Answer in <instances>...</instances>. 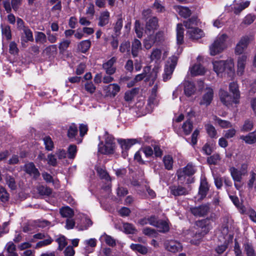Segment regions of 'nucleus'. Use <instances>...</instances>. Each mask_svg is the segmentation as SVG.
Listing matches in <instances>:
<instances>
[{
	"label": "nucleus",
	"instance_id": "obj_49",
	"mask_svg": "<svg viewBox=\"0 0 256 256\" xmlns=\"http://www.w3.org/2000/svg\"><path fill=\"white\" fill-rule=\"evenodd\" d=\"M206 130L208 136L212 138L216 137V131L214 127L210 124L205 125Z\"/></svg>",
	"mask_w": 256,
	"mask_h": 256
},
{
	"label": "nucleus",
	"instance_id": "obj_39",
	"mask_svg": "<svg viewBox=\"0 0 256 256\" xmlns=\"http://www.w3.org/2000/svg\"><path fill=\"white\" fill-rule=\"evenodd\" d=\"M90 45L91 42L90 40H82L78 44V49L84 53L90 48Z\"/></svg>",
	"mask_w": 256,
	"mask_h": 256
},
{
	"label": "nucleus",
	"instance_id": "obj_60",
	"mask_svg": "<svg viewBox=\"0 0 256 256\" xmlns=\"http://www.w3.org/2000/svg\"><path fill=\"white\" fill-rule=\"evenodd\" d=\"M134 28L137 36L139 38H142L143 34L142 28H141L140 22L138 20L135 22Z\"/></svg>",
	"mask_w": 256,
	"mask_h": 256
},
{
	"label": "nucleus",
	"instance_id": "obj_41",
	"mask_svg": "<svg viewBox=\"0 0 256 256\" xmlns=\"http://www.w3.org/2000/svg\"><path fill=\"white\" fill-rule=\"evenodd\" d=\"M43 141L46 150L50 151L53 150L54 148V143L50 136H45L44 138Z\"/></svg>",
	"mask_w": 256,
	"mask_h": 256
},
{
	"label": "nucleus",
	"instance_id": "obj_36",
	"mask_svg": "<svg viewBox=\"0 0 256 256\" xmlns=\"http://www.w3.org/2000/svg\"><path fill=\"white\" fill-rule=\"evenodd\" d=\"M156 227L158 231L161 232H166L170 230L168 223L164 220H160Z\"/></svg>",
	"mask_w": 256,
	"mask_h": 256
},
{
	"label": "nucleus",
	"instance_id": "obj_26",
	"mask_svg": "<svg viewBox=\"0 0 256 256\" xmlns=\"http://www.w3.org/2000/svg\"><path fill=\"white\" fill-rule=\"evenodd\" d=\"M174 9L181 16L184 18L190 16L191 14V10L188 7L176 6Z\"/></svg>",
	"mask_w": 256,
	"mask_h": 256
},
{
	"label": "nucleus",
	"instance_id": "obj_20",
	"mask_svg": "<svg viewBox=\"0 0 256 256\" xmlns=\"http://www.w3.org/2000/svg\"><path fill=\"white\" fill-rule=\"evenodd\" d=\"M118 142L122 150H128L134 144L137 142H140V140L136 138L119 140H118Z\"/></svg>",
	"mask_w": 256,
	"mask_h": 256
},
{
	"label": "nucleus",
	"instance_id": "obj_56",
	"mask_svg": "<svg viewBox=\"0 0 256 256\" xmlns=\"http://www.w3.org/2000/svg\"><path fill=\"white\" fill-rule=\"evenodd\" d=\"M256 16L254 15H252L251 14H248L244 18L242 24L246 26L250 25L254 22Z\"/></svg>",
	"mask_w": 256,
	"mask_h": 256
},
{
	"label": "nucleus",
	"instance_id": "obj_30",
	"mask_svg": "<svg viewBox=\"0 0 256 256\" xmlns=\"http://www.w3.org/2000/svg\"><path fill=\"white\" fill-rule=\"evenodd\" d=\"M184 29L182 24H178L176 27V40L178 44H181L184 40Z\"/></svg>",
	"mask_w": 256,
	"mask_h": 256
},
{
	"label": "nucleus",
	"instance_id": "obj_57",
	"mask_svg": "<svg viewBox=\"0 0 256 256\" xmlns=\"http://www.w3.org/2000/svg\"><path fill=\"white\" fill-rule=\"evenodd\" d=\"M84 88L88 93L93 94L96 91V88L92 82H88L84 84Z\"/></svg>",
	"mask_w": 256,
	"mask_h": 256
},
{
	"label": "nucleus",
	"instance_id": "obj_64",
	"mask_svg": "<svg viewBox=\"0 0 256 256\" xmlns=\"http://www.w3.org/2000/svg\"><path fill=\"white\" fill-rule=\"evenodd\" d=\"M200 129L196 128L193 133L192 134V136H191V142L190 144L192 146H194L197 143V140L198 137L200 134Z\"/></svg>",
	"mask_w": 256,
	"mask_h": 256
},
{
	"label": "nucleus",
	"instance_id": "obj_7",
	"mask_svg": "<svg viewBox=\"0 0 256 256\" xmlns=\"http://www.w3.org/2000/svg\"><path fill=\"white\" fill-rule=\"evenodd\" d=\"M170 62L168 61L166 64L164 73L162 76L163 80L166 82L170 80L173 72L177 64L178 58L176 56H172L170 58Z\"/></svg>",
	"mask_w": 256,
	"mask_h": 256
},
{
	"label": "nucleus",
	"instance_id": "obj_48",
	"mask_svg": "<svg viewBox=\"0 0 256 256\" xmlns=\"http://www.w3.org/2000/svg\"><path fill=\"white\" fill-rule=\"evenodd\" d=\"M5 179L6 184L10 189L15 190L16 188V186L15 180L12 176L10 175H6Z\"/></svg>",
	"mask_w": 256,
	"mask_h": 256
},
{
	"label": "nucleus",
	"instance_id": "obj_3",
	"mask_svg": "<svg viewBox=\"0 0 256 256\" xmlns=\"http://www.w3.org/2000/svg\"><path fill=\"white\" fill-rule=\"evenodd\" d=\"M104 138L105 144L104 145L102 142H100L98 144V152L104 154H113L116 148V144L114 142V138L106 132Z\"/></svg>",
	"mask_w": 256,
	"mask_h": 256
},
{
	"label": "nucleus",
	"instance_id": "obj_6",
	"mask_svg": "<svg viewBox=\"0 0 256 256\" xmlns=\"http://www.w3.org/2000/svg\"><path fill=\"white\" fill-rule=\"evenodd\" d=\"M206 229V228L205 227H202L201 230H197L194 228L188 232L187 238L190 239V238H189L190 236L192 238L190 240V242L194 244H198L203 236L208 232V230Z\"/></svg>",
	"mask_w": 256,
	"mask_h": 256
},
{
	"label": "nucleus",
	"instance_id": "obj_21",
	"mask_svg": "<svg viewBox=\"0 0 256 256\" xmlns=\"http://www.w3.org/2000/svg\"><path fill=\"white\" fill-rule=\"evenodd\" d=\"M166 249L172 252H176L182 249V246L180 243L174 240H170L165 244Z\"/></svg>",
	"mask_w": 256,
	"mask_h": 256
},
{
	"label": "nucleus",
	"instance_id": "obj_58",
	"mask_svg": "<svg viewBox=\"0 0 256 256\" xmlns=\"http://www.w3.org/2000/svg\"><path fill=\"white\" fill-rule=\"evenodd\" d=\"M148 36V38L144 42V46L146 50H149L155 42L154 40L152 38L150 35Z\"/></svg>",
	"mask_w": 256,
	"mask_h": 256
},
{
	"label": "nucleus",
	"instance_id": "obj_33",
	"mask_svg": "<svg viewBox=\"0 0 256 256\" xmlns=\"http://www.w3.org/2000/svg\"><path fill=\"white\" fill-rule=\"evenodd\" d=\"M35 40L38 44H44L47 42L46 35L41 32H36L35 33Z\"/></svg>",
	"mask_w": 256,
	"mask_h": 256
},
{
	"label": "nucleus",
	"instance_id": "obj_28",
	"mask_svg": "<svg viewBox=\"0 0 256 256\" xmlns=\"http://www.w3.org/2000/svg\"><path fill=\"white\" fill-rule=\"evenodd\" d=\"M209 188L206 180H202L199 188L198 195L200 199H203L206 195Z\"/></svg>",
	"mask_w": 256,
	"mask_h": 256
},
{
	"label": "nucleus",
	"instance_id": "obj_17",
	"mask_svg": "<svg viewBox=\"0 0 256 256\" xmlns=\"http://www.w3.org/2000/svg\"><path fill=\"white\" fill-rule=\"evenodd\" d=\"M110 12L108 10L102 12L98 18V26L103 27L107 25L110 22Z\"/></svg>",
	"mask_w": 256,
	"mask_h": 256
},
{
	"label": "nucleus",
	"instance_id": "obj_61",
	"mask_svg": "<svg viewBox=\"0 0 256 256\" xmlns=\"http://www.w3.org/2000/svg\"><path fill=\"white\" fill-rule=\"evenodd\" d=\"M56 242L58 244V250H62L66 246L67 244L66 238L64 236H61L56 240Z\"/></svg>",
	"mask_w": 256,
	"mask_h": 256
},
{
	"label": "nucleus",
	"instance_id": "obj_38",
	"mask_svg": "<svg viewBox=\"0 0 256 256\" xmlns=\"http://www.w3.org/2000/svg\"><path fill=\"white\" fill-rule=\"evenodd\" d=\"M130 247L132 250L138 252L142 254H145L148 252L147 248L140 244H132L130 245Z\"/></svg>",
	"mask_w": 256,
	"mask_h": 256
},
{
	"label": "nucleus",
	"instance_id": "obj_25",
	"mask_svg": "<svg viewBox=\"0 0 256 256\" xmlns=\"http://www.w3.org/2000/svg\"><path fill=\"white\" fill-rule=\"evenodd\" d=\"M142 49L141 42L135 38L132 44V54L133 57L138 56Z\"/></svg>",
	"mask_w": 256,
	"mask_h": 256
},
{
	"label": "nucleus",
	"instance_id": "obj_34",
	"mask_svg": "<svg viewBox=\"0 0 256 256\" xmlns=\"http://www.w3.org/2000/svg\"><path fill=\"white\" fill-rule=\"evenodd\" d=\"M182 128L185 134L188 135L193 128V123L190 120H186L182 126Z\"/></svg>",
	"mask_w": 256,
	"mask_h": 256
},
{
	"label": "nucleus",
	"instance_id": "obj_27",
	"mask_svg": "<svg viewBox=\"0 0 256 256\" xmlns=\"http://www.w3.org/2000/svg\"><path fill=\"white\" fill-rule=\"evenodd\" d=\"M190 72L192 75L196 76L204 74L206 70L200 64H196L190 68Z\"/></svg>",
	"mask_w": 256,
	"mask_h": 256
},
{
	"label": "nucleus",
	"instance_id": "obj_15",
	"mask_svg": "<svg viewBox=\"0 0 256 256\" xmlns=\"http://www.w3.org/2000/svg\"><path fill=\"white\" fill-rule=\"evenodd\" d=\"M116 61V58L112 57L108 61L103 64L102 68L108 74L112 75L116 72V68L114 66V64Z\"/></svg>",
	"mask_w": 256,
	"mask_h": 256
},
{
	"label": "nucleus",
	"instance_id": "obj_29",
	"mask_svg": "<svg viewBox=\"0 0 256 256\" xmlns=\"http://www.w3.org/2000/svg\"><path fill=\"white\" fill-rule=\"evenodd\" d=\"M196 88L194 84L190 82H186L184 83V93L188 96H191L196 91Z\"/></svg>",
	"mask_w": 256,
	"mask_h": 256
},
{
	"label": "nucleus",
	"instance_id": "obj_23",
	"mask_svg": "<svg viewBox=\"0 0 256 256\" xmlns=\"http://www.w3.org/2000/svg\"><path fill=\"white\" fill-rule=\"evenodd\" d=\"M170 193L174 196H179L188 194V190L180 186H172L170 187Z\"/></svg>",
	"mask_w": 256,
	"mask_h": 256
},
{
	"label": "nucleus",
	"instance_id": "obj_4",
	"mask_svg": "<svg viewBox=\"0 0 256 256\" xmlns=\"http://www.w3.org/2000/svg\"><path fill=\"white\" fill-rule=\"evenodd\" d=\"M213 68L218 76H222L226 70L232 72L234 63L231 60H216L212 62Z\"/></svg>",
	"mask_w": 256,
	"mask_h": 256
},
{
	"label": "nucleus",
	"instance_id": "obj_42",
	"mask_svg": "<svg viewBox=\"0 0 256 256\" xmlns=\"http://www.w3.org/2000/svg\"><path fill=\"white\" fill-rule=\"evenodd\" d=\"M60 213L62 216L66 218H70L74 215L72 210L68 206L62 208L60 210Z\"/></svg>",
	"mask_w": 256,
	"mask_h": 256
},
{
	"label": "nucleus",
	"instance_id": "obj_32",
	"mask_svg": "<svg viewBox=\"0 0 256 256\" xmlns=\"http://www.w3.org/2000/svg\"><path fill=\"white\" fill-rule=\"evenodd\" d=\"M229 90L234 95L235 98H240V94L238 84L236 82H230L229 84Z\"/></svg>",
	"mask_w": 256,
	"mask_h": 256
},
{
	"label": "nucleus",
	"instance_id": "obj_13",
	"mask_svg": "<svg viewBox=\"0 0 256 256\" xmlns=\"http://www.w3.org/2000/svg\"><path fill=\"white\" fill-rule=\"evenodd\" d=\"M120 88L116 84H110L104 88L106 96L110 98H114L120 91Z\"/></svg>",
	"mask_w": 256,
	"mask_h": 256
},
{
	"label": "nucleus",
	"instance_id": "obj_54",
	"mask_svg": "<svg viewBox=\"0 0 256 256\" xmlns=\"http://www.w3.org/2000/svg\"><path fill=\"white\" fill-rule=\"evenodd\" d=\"M254 127V124L252 120H246L242 126L241 130L242 132H248L251 130Z\"/></svg>",
	"mask_w": 256,
	"mask_h": 256
},
{
	"label": "nucleus",
	"instance_id": "obj_2",
	"mask_svg": "<svg viewBox=\"0 0 256 256\" xmlns=\"http://www.w3.org/2000/svg\"><path fill=\"white\" fill-rule=\"evenodd\" d=\"M228 36L227 34H218L214 42L210 46V53L211 56L217 55L226 48V40Z\"/></svg>",
	"mask_w": 256,
	"mask_h": 256
},
{
	"label": "nucleus",
	"instance_id": "obj_52",
	"mask_svg": "<svg viewBox=\"0 0 256 256\" xmlns=\"http://www.w3.org/2000/svg\"><path fill=\"white\" fill-rule=\"evenodd\" d=\"M150 70V66H146L144 68V72L141 74H138L136 76L134 80L135 82H138L142 80L146 76V74L149 72Z\"/></svg>",
	"mask_w": 256,
	"mask_h": 256
},
{
	"label": "nucleus",
	"instance_id": "obj_19",
	"mask_svg": "<svg viewBox=\"0 0 256 256\" xmlns=\"http://www.w3.org/2000/svg\"><path fill=\"white\" fill-rule=\"evenodd\" d=\"M203 35V32L201 30L194 28L188 30L186 36L190 39L194 40L201 38Z\"/></svg>",
	"mask_w": 256,
	"mask_h": 256
},
{
	"label": "nucleus",
	"instance_id": "obj_35",
	"mask_svg": "<svg viewBox=\"0 0 256 256\" xmlns=\"http://www.w3.org/2000/svg\"><path fill=\"white\" fill-rule=\"evenodd\" d=\"M198 19L196 17H192L191 18L184 22V26L188 29H192L198 25Z\"/></svg>",
	"mask_w": 256,
	"mask_h": 256
},
{
	"label": "nucleus",
	"instance_id": "obj_44",
	"mask_svg": "<svg viewBox=\"0 0 256 256\" xmlns=\"http://www.w3.org/2000/svg\"><path fill=\"white\" fill-rule=\"evenodd\" d=\"M244 246L247 256H256L254 250L251 244L246 242L244 244Z\"/></svg>",
	"mask_w": 256,
	"mask_h": 256
},
{
	"label": "nucleus",
	"instance_id": "obj_22",
	"mask_svg": "<svg viewBox=\"0 0 256 256\" xmlns=\"http://www.w3.org/2000/svg\"><path fill=\"white\" fill-rule=\"evenodd\" d=\"M246 60L247 56L246 54L242 55L238 58L237 70L238 75L242 76L244 74Z\"/></svg>",
	"mask_w": 256,
	"mask_h": 256
},
{
	"label": "nucleus",
	"instance_id": "obj_47",
	"mask_svg": "<svg viewBox=\"0 0 256 256\" xmlns=\"http://www.w3.org/2000/svg\"><path fill=\"white\" fill-rule=\"evenodd\" d=\"M78 134V128L76 125L74 124H71L68 130V136L70 138H74Z\"/></svg>",
	"mask_w": 256,
	"mask_h": 256
},
{
	"label": "nucleus",
	"instance_id": "obj_55",
	"mask_svg": "<svg viewBox=\"0 0 256 256\" xmlns=\"http://www.w3.org/2000/svg\"><path fill=\"white\" fill-rule=\"evenodd\" d=\"M38 190L41 195L48 196L52 193V190L44 186H40L38 188Z\"/></svg>",
	"mask_w": 256,
	"mask_h": 256
},
{
	"label": "nucleus",
	"instance_id": "obj_59",
	"mask_svg": "<svg viewBox=\"0 0 256 256\" xmlns=\"http://www.w3.org/2000/svg\"><path fill=\"white\" fill-rule=\"evenodd\" d=\"M24 34L26 41L32 42L34 40L33 34L32 30L28 27L22 30Z\"/></svg>",
	"mask_w": 256,
	"mask_h": 256
},
{
	"label": "nucleus",
	"instance_id": "obj_31",
	"mask_svg": "<svg viewBox=\"0 0 256 256\" xmlns=\"http://www.w3.org/2000/svg\"><path fill=\"white\" fill-rule=\"evenodd\" d=\"M101 242H104L108 245L110 246H114L116 245V240L111 236L104 234L100 238Z\"/></svg>",
	"mask_w": 256,
	"mask_h": 256
},
{
	"label": "nucleus",
	"instance_id": "obj_10",
	"mask_svg": "<svg viewBox=\"0 0 256 256\" xmlns=\"http://www.w3.org/2000/svg\"><path fill=\"white\" fill-rule=\"evenodd\" d=\"M219 96L221 102L226 106H228L232 103L238 104V98H235L234 95L230 96L228 92L220 90Z\"/></svg>",
	"mask_w": 256,
	"mask_h": 256
},
{
	"label": "nucleus",
	"instance_id": "obj_14",
	"mask_svg": "<svg viewBox=\"0 0 256 256\" xmlns=\"http://www.w3.org/2000/svg\"><path fill=\"white\" fill-rule=\"evenodd\" d=\"M24 170L26 174L32 176L35 179H36L40 176V173L38 169L36 167L32 162H29L26 164L24 166Z\"/></svg>",
	"mask_w": 256,
	"mask_h": 256
},
{
	"label": "nucleus",
	"instance_id": "obj_18",
	"mask_svg": "<svg viewBox=\"0 0 256 256\" xmlns=\"http://www.w3.org/2000/svg\"><path fill=\"white\" fill-rule=\"evenodd\" d=\"M209 210V206L208 205H202L198 207L191 208L192 213L198 216H203L206 215Z\"/></svg>",
	"mask_w": 256,
	"mask_h": 256
},
{
	"label": "nucleus",
	"instance_id": "obj_8",
	"mask_svg": "<svg viewBox=\"0 0 256 256\" xmlns=\"http://www.w3.org/2000/svg\"><path fill=\"white\" fill-rule=\"evenodd\" d=\"M196 171V166L192 163L190 162L182 168L180 169L177 172V176L178 180H184L186 176H190L194 174Z\"/></svg>",
	"mask_w": 256,
	"mask_h": 256
},
{
	"label": "nucleus",
	"instance_id": "obj_40",
	"mask_svg": "<svg viewBox=\"0 0 256 256\" xmlns=\"http://www.w3.org/2000/svg\"><path fill=\"white\" fill-rule=\"evenodd\" d=\"M165 168L168 170H171L173 166V159L170 156H164L163 158Z\"/></svg>",
	"mask_w": 256,
	"mask_h": 256
},
{
	"label": "nucleus",
	"instance_id": "obj_62",
	"mask_svg": "<svg viewBox=\"0 0 256 256\" xmlns=\"http://www.w3.org/2000/svg\"><path fill=\"white\" fill-rule=\"evenodd\" d=\"M8 194L2 186H0V199L2 202H6L8 200Z\"/></svg>",
	"mask_w": 256,
	"mask_h": 256
},
{
	"label": "nucleus",
	"instance_id": "obj_16",
	"mask_svg": "<svg viewBox=\"0 0 256 256\" xmlns=\"http://www.w3.org/2000/svg\"><path fill=\"white\" fill-rule=\"evenodd\" d=\"M250 4V2L248 0H246L245 2H244L242 0H240L238 2L234 0L232 4V8L234 10V14H238L242 10L248 8Z\"/></svg>",
	"mask_w": 256,
	"mask_h": 256
},
{
	"label": "nucleus",
	"instance_id": "obj_43",
	"mask_svg": "<svg viewBox=\"0 0 256 256\" xmlns=\"http://www.w3.org/2000/svg\"><path fill=\"white\" fill-rule=\"evenodd\" d=\"M161 56L162 52L158 48H155L152 50L150 58L151 60L157 62L160 59Z\"/></svg>",
	"mask_w": 256,
	"mask_h": 256
},
{
	"label": "nucleus",
	"instance_id": "obj_45",
	"mask_svg": "<svg viewBox=\"0 0 256 256\" xmlns=\"http://www.w3.org/2000/svg\"><path fill=\"white\" fill-rule=\"evenodd\" d=\"M1 28L3 36L6 37L7 40H10L12 38L10 26L2 24Z\"/></svg>",
	"mask_w": 256,
	"mask_h": 256
},
{
	"label": "nucleus",
	"instance_id": "obj_24",
	"mask_svg": "<svg viewBox=\"0 0 256 256\" xmlns=\"http://www.w3.org/2000/svg\"><path fill=\"white\" fill-rule=\"evenodd\" d=\"M240 138L244 140L246 144H255L256 142V130L248 133L247 135L240 136Z\"/></svg>",
	"mask_w": 256,
	"mask_h": 256
},
{
	"label": "nucleus",
	"instance_id": "obj_51",
	"mask_svg": "<svg viewBox=\"0 0 256 256\" xmlns=\"http://www.w3.org/2000/svg\"><path fill=\"white\" fill-rule=\"evenodd\" d=\"M68 158L70 159H74L77 152V148L76 145H70L68 149Z\"/></svg>",
	"mask_w": 256,
	"mask_h": 256
},
{
	"label": "nucleus",
	"instance_id": "obj_53",
	"mask_svg": "<svg viewBox=\"0 0 256 256\" xmlns=\"http://www.w3.org/2000/svg\"><path fill=\"white\" fill-rule=\"evenodd\" d=\"M124 231L126 234H132L136 232V229L134 226L130 224L125 223L123 224Z\"/></svg>",
	"mask_w": 256,
	"mask_h": 256
},
{
	"label": "nucleus",
	"instance_id": "obj_9",
	"mask_svg": "<svg viewBox=\"0 0 256 256\" xmlns=\"http://www.w3.org/2000/svg\"><path fill=\"white\" fill-rule=\"evenodd\" d=\"M254 39L252 36H244L240 40L235 48V53L237 54H242L244 50L247 48L250 42Z\"/></svg>",
	"mask_w": 256,
	"mask_h": 256
},
{
	"label": "nucleus",
	"instance_id": "obj_50",
	"mask_svg": "<svg viewBox=\"0 0 256 256\" xmlns=\"http://www.w3.org/2000/svg\"><path fill=\"white\" fill-rule=\"evenodd\" d=\"M220 158L218 154H215L209 156L207 158V162L209 164L216 165L220 160Z\"/></svg>",
	"mask_w": 256,
	"mask_h": 256
},
{
	"label": "nucleus",
	"instance_id": "obj_11",
	"mask_svg": "<svg viewBox=\"0 0 256 256\" xmlns=\"http://www.w3.org/2000/svg\"><path fill=\"white\" fill-rule=\"evenodd\" d=\"M214 98V90L212 88H207L200 99L199 104L200 106H208L212 102Z\"/></svg>",
	"mask_w": 256,
	"mask_h": 256
},
{
	"label": "nucleus",
	"instance_id": "obj_63",
	"mask_svg": "<svg viewBox=\"0 0 256 256\" xmlns=\"http://www.w3.org/2000/svg\"><path fill=\"white\" fill-rule=\"evenodd\" d=\"M47 40L50 43H55L58 40V35L56 34H52L51 32L48 30L46 31Z\"/></svg>",
	"mask_w": 256,
	"mask_h": 256
},
{
	"label": "nucleus",
	"instance_id": "obj_1",
	"mask_svg": "<svg viewBox=\"0 0 256 256\" xmlns=\"http://www.w3.org/2000/svg\"><path fill=\"white\" fill-rule=\"evenodd\" d=\"M228 36L227 34H218L214 42L210 46V53L211 56L217 55L226 48V40Z\"/></svg>",
	"mask_w": 256,
	"mask_h": 256
},
{
	"label": "nucleus",
	"instance_id": "obj_12",
	"mask_svg": "<svg viewBox=\"0 0 256 256\" xmlns=\"http://www.w3.org/2000/svg\"><path fill=\"white\" fill-rule=\"evenodd\" d=\"M158 20L156 17L154 16L146 22L145 32L148 35H150L158 29Z\"/></svg>",
	"mask_w": 256,
	"mask_h": 256
},
{
	"label": "nucleus",
	"instance_id": "obj_46",
	"mask_svg": "<svg viewBox=\"0 0 256 256\" xmlns=\"http://www.w3.org/2000/svg\"><path fill=\"white\" fill-rule=\"evenodd\" d=\"M158 102L159 99L157 94H151L148 100V105L154 108L158 104Z\"/></svg>",
	"mask_w": 256,
	"mask_h": 256
},
{
	"label": "nucleus",
	"instance_id": "obj_37",
	"mask_svg": "<svg viewBox=\"0 0 256 256\" xmlns=\"http://www.w3.org/2000/svg\"><path fill=\"white\" fill-rule=\"evenodd\" d=\"M70 42V40L62 39L58 44V48L60 53L64 54L67 50Z\"/></svg>",
	"mask_w": 256,
	"mask_h": 256
},
{
	"label": "nucleus",
	"instance_id": "obj_5",
	"mask_svg": "<svg viewBox=\"0 0 256 256\" xmlns=\"http://www.w3.org/2000/svg\"><path fill=\"white\" fill-rule=\"evenodd\" d=\"M229 171L234 182H241L242 176L248 174V164L246 163L242 164L240 170L232 166L230 168Z\"/></svg>",
	"mask_w": 256,
	"mask_h": 256
}]
</instances>
